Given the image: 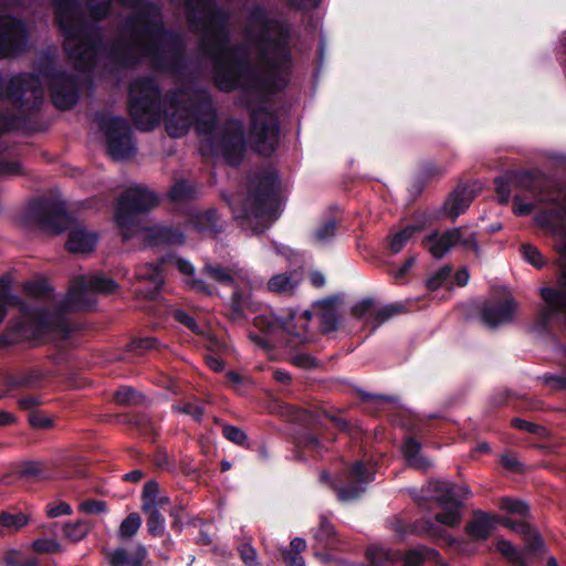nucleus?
Instances as JSON below:
<instances>
[{
    "label": "nucleus",
    "instance_id": "nucleus-1",
    "mask_svg": "<svg viewBox=\"0 0 566 566\" xmlns=\"http://www.w3.org/2000/svg\"><path fill=\"white\" fill-rule=\"evenodd\" d=\"M186 17L200 34L199 49L212 63L216 86L240 92L242 103L252 109L251 142L259 154L270 156L279 143V123L268 103L285 86L291 67L285 28L256 6L247 19L244 42L231 45L229 13L214 0H186Z\"/></svg>",
    "mask_w": 566,
    "mask_h": 566
},
{
    "label": "nucleus",
    "instance_id": "nucleus-2",
    "mask_svg": "<svg viewBox=\"0 0 566 566\" xmlns=\"http://www.w3.org/2000/svg\"><path fill=\"white\" fill-rule=\"evenodd\" d=\"M128 111L136 126L150 130L161 119V93L150 76L137 77L129 84ZM166 130L174 138L182 137L195 125L202 137L201 151L237 166L245 150L244 127L230 119L217 125V113L210 93L192 84L169 92L164 101Z\"/></svg>",
    "mask_w": 566,
    "mask_h": 566
},
{
    "label": "nucleus",
    "instance_id": "nucleus-3",
    "mask_svg": "<svg viewBox=\"0 0 566 566\" xmlns=\"http://www.w3.org/2000/svg\"><path fill=\"white\" fill-rule=\"evenodd\" d=\"M117 287L113 279L101 273L77 275L71 281L66 296L57 300L44 280L27 282L24 291L35 301L23 307L13 329L21 339L39 342L46 332L62 324L65 310L91 308L95 294H109Z\"/></svg>",
    "mask_w": 566,
    "mask_h": 566
},
{
    "label": "nucleus",
    "instance_id": "nucleus-4",
    "mask_svg": "<svg viewBox=\"0 0 566 566\" xmlns=\"http://www.w3.org/2000/svg\"><path fill=\"white\" fill-rule=\"evenodd\" d=\"M43 83L48 85L52 102L59 109H70L77 103L80 76L66 74L56 66L53 56L45 54L35 73H22L9 80L7 95L20 114L11 117L0 114V133L23 126L43 101Z\"/></svg>",
    "mask_w": 566,
    "mask_h": 566
},
{
    "label": "nucleus",
    "instance_id": "nucleus-5",
    "mask_svg": "<svg viewBox=\"0 0 566 566\" xmlns=\"http://www.w3.org/2000/svg\"><path fill=\"white\" fill-rule=\"evenodd\" d=\"M159 202L158 196L147 186L136 185L124 191L115 207V223L127 241L132 238H139L150 244H181L185 235L179 230L156 224L150 228L143 226V214L148 212Z\"/></svg>",
    "mask_w": 566,
    "mask_h": 566
},
{
    "label": "nucleus",
    "instance_id": "nucleus-6",
    "mask_svg": "<svg viewBox=\"0 0 566 566\" xmlns=\"http://www.w3.org/2000/svg\"><path fill=\"white\" fill-rule=\"evenodd\" d=\"M282 206L280 182L274 170H264L249 182L244 203L235 197L230 201L234 217L242 220V227H249L254 233L269 228L279 217Z\"/></svg>",
    "mask_w": 566,
    "mask_h": 566
},
{
    "label": "nucleus",
    "instance_id": "nucleus-7",
    "mask_svg": "<svg viewBox=\"0 0 566 566\" xmlns=\"http://www.w3.org/2000/svg\"><path fill=\"white\" fill-rule=\"evenodd\" d=\"M202 273L219 284L234 286L230 300V317L233 321L241 318L244 315L245 308L250 306V291L259 284V281L252 277L248 269L241 268L238 264L223 266L221 264L206 263Z\"/></svg>",
    "mask_w": 566,
    "mask_h": 566
},
{
    "label": "nucleus",
    "instance_id": "nucleus-8",
    "mask_svg": "<svg viewBox=\"0 0 566 566\" xmlns=\"http://www.w3.org/2000/svg\"><path fill=\"white\" fill-rule=\"evenodd\" d=\"M536 224L555 240L556 250L566 258V187L539 199Z\"/></svg>",
    "mask_w": 566,
    "mask_h": 566
},
{
    "label": "nucleus",
    "instance_id": "nucleus-9",
    "mask_svg": "<svg viewBox=\"0 0 566 566\" xmlns=\"http://www.w3.org/2000/svg\"><path fill=\"white\" fill-rule=\"evenodd\" d=\"M25 221L42 230L60 233L70 226L71 218L61 200L39 198L28 206Z\"/></svg>",
    "mask_w": 566,
    "mask_h": 566
},
{
    "label": "nucleus",
    "instance_id": "nucleus-10",
    "mask_svg": "<svg viewBox=\"0 0 566 566\" xmlns=\"http://www.w3.org/2000/svg\"><path fill=\"white\" fill-rule=\"evenodd\" d=\"M98 127L104 132L107 151L115 160L132 158L136 147L132 138V129L126 119L118 116L101 114L97 116Z\"/></svg>",
    "mask_w": 566,
    "mask_h": 566
},
{
    "label": "nucleus",
    "instance_id": "nucleus-11",
    "mask_svg": "<svg viewBox=\"0 0 566 566\" xmlns=\"http://www.w3.org/2000/svg\"><path fill=\"white\" fill-rule=\"evenodd\" d=\"M429 491L442 510L437 513L436 521L450 527L458 526L462 518L459 497L468 493L467 488L454 486L447 481H433L429 484Z\"/></svg>",
    "mask_w": 566,
    "mask_h": 566
},
{
    "label": "nucleus",
    "instance_id": "nucleus-12",
    "mask_svg": "<svg viewBox=\"0 0 566 566\" xmlns=\"http://www.w3.org/2000/svg\"><path fill=\"white\" fill-rule=\"evenodd\" d=\"M541 295L545 302V306L537 315L535 328L539 332L545 331L554 319L563 318L566 323V291L543 287Z\"/></svg>",
    "mask_w": 566,
    "mask_h": 566
},
{
    "label": "nucleus",
    "instance_id": "nucleus-13",
    "mask_svg": "<svg viewBox=\"0 0 566 566\" xmlns=\"http://www.w3.org/2000/svg\"><path fill=\"white\" fill-rule=\"evenodd\" d=\"M515 310L516 303L509 294H505L501 298L484 302L481 308V318L488 327L496 328L510 323Z\"/></svg>",
    "mask_w": 566,
    "mask_h": 566
},
{
    "label": "nucleus",
    "instance_id": "nucleus-14",
    "mask_svg": "<svg viewBox=\"0 0 566 566\" xmlns=\"http://www.w3.org/2000/svg\"><path fill=\"white\" fill-rule=\"evenodd\" d=\"M312 319L310 311H292L285 318L275 322L276 327H281L289 336L291 344H307L314 339L308 329V323Z\"/></svg>",
    "mask_w": 566,
    "mask_h": 566
},
{
    "label": "nucleus",
    "instance_id": "nucleus-15",
    "mask_svg": "<svg viewBox=\"0 0 566 566\" xmlns=\"http://www.w3.org/2000/svg\"><path fill=\"white\" fill-rule=\"evenodd\" d=\"M347 475V484L342 485L339 482L335 485L337 497L342 502L358 499L365 492L366 484L373 480V475L361 461H357Z\"/></svg>",
    "mask_w": 566,
    "mask_h": 566
},
{
    "label": "nucleus",
    "instance_id": "nucleus-16",
    "mask_svg": "<svg viewBox=\"0 0 566 566\" xmlns=\"http://www.w3.org/2000/svg\"><path fill=\"white\" fill-rule=\"evenodd\" d=\"M479 189L475 184L459 186L444 203L446 214L455 220L470 207Z\"/></svg>",
    "mask_w": 566,
    "mask_h": 566
},
{
    "label": "nucleus",
    "instance_id": "nucleus-17",
    "mask_svg": "<svg viewBox=\"0 0 566 566\" xmlns=\"http://www.w3.org/2000/svg\"><path fill=\"white\" fill-rule=\"evenodd\" d=\"M163 262L164 261L160 263H146L136 269V279L140 282H149L150 284V287L147 291L142 292L148 298H154L164 284L163 272L160 269Z\"/></svg>",
    "mask_w": 566,
    "mask_h": 566
},
{
    "label": "nucleus",
    "instance_id": "nucleus-18",
    "mask_svg": "<svg viewBox=\"0 0 566 566\" xmlns=\"http://www.w3.org/2000/svg\"><path fill=\"white\" fill-rule=\"evenodd\" d=\"M219 217L214 209L192 211L189 216V226L203 235L214 234L219 229Z\"/></svg>",
    "mask_w": 566,
    "mask_h": 566
},
{
    "label": "nucleus",
    "instance_id": "nucleus-19",
    "mask_svg": "<svg viewBox=\"0 0 566 566\" xmlns=\"http://www.w3.org/2000/svg\"><path fill=\"white\" fill-rule=\"evenodd\" d=\"M451 237L450 229L443 232L433 231L423 238L422 245L433 258L440 259L454 247V241H452Z\"/></svg>",
    "mask_w": 566,
    "mask_h": 566
},
{
    "label": "nucleus",
    "instance_id": "nucleus-20",
    "mask_svg": "<svg viewBox=\"0 0 566 566\" xmlns=\"http://www.w3.org/2000/svg\"><path fill=\"white\" fill-rule=\"evenodd\" d=\"M96 244V235L82 228H74L69 234L66 248L72 253L91 252Z\"/></svg>",
    "mask_w": 566,
    "mask_h": 566
},
{
    "label": "nucleus",
    "instance_id": "nucleus-21",
    "mask_svg": "<svg viewBox=\"0 0 566 566\" xmlns=\"http://www.w3.org/2000/svg\"><path fill=\"white\" fill-rule=\"evenodd\" d=\"M554 356L556 361L564 368V371L560 374H544L541 378L553 390H566V347L555 343Z\"/></svg>",
    "mask_w": 566,
    "mask_h": 566
},
{
    "label": "nucleus",
    "instance_id": "nucleus-22",
    "mask_svg": "<svg viewBox=\"0 0 566 566\" xmlns=\"http://www.w3.org/2000/svg\"><path fill=\"white\" fill-rule=\"evenodd\" d=\"M314 306L321 319V328L324 333H331L338 326V311L335 298L317 301Z\"/></svg>",
    "mask_w": 566,
    "mask_h": 566
},
{
    "label": "nucleus",
    "instance_id": "nucleus-23",
    "mask_svg": "<svg viewBox=\"0 0 566 566\" xmlns=\"http://www.w3.org/2000/svg\"><path fill=\"white\" fill-rule=\"evenodd\" d=\"M170 261L182 274L189 275L185 282L190 289L206 295H212L214 293V289L211 285L201 279L193 277L195 268L189 261L181 258H172Z\"/></svg>",
    "mask_w": 566,
    "mask_h": 566
},
{
    "label": "nucleus",
    "instance_id": "nucleus-24",
    "mask_svg": "<svg viewBox=\"0 0 566 566\" xmlns=\"http://www.w3.org/2000/svg\"><path fill=\"white\" fill-rule=\"evenodd\" d=\"M255 326L261 331H265L264 335L250 333L249 338L251 342L260 348L269 349L274 346V339L272 337L273 332L276 328L274 319L268 318L266 316L255 317Z\"/></svg>",
    "mask_w": 566,
    "mask_h": 566
},
{
    "label": "nucleus",
    "instance_id": "nucleus-25",
    "mask_svg": "<svg viewBox=\"0 0 566 566\" xmlns=\"http://www.w3.org/2000/svg\"><path fill=\"white\" fill-rule=\"evenodd\" d=\"M301 282V275L296 271L273 275L268 282V289L271 292L280 294H291Z\"/></svg>",
    "mask_w": 566,
    "mask_h": 566
},
{
    "label": "nucleus",
    "instance_id": "nucleus-26",
    "mask_svg": "<svg viewBox=\"0 0 566 566\" xmlns=\"http://www.w3.org/2000/svg\"><path fill=\"white\" fill-rule=\"evenodd\" d=\"M496 522L495 516L481 513L467 525V532L474 539H485L491 535Z\"/></svg>",
    "mask_w": 566,
    "mask_h": 566
},
{
    "label": "nucleus",
    "instance_id": "nucleus-27",
    "mask_svg": "<svg viewBox=\"0 0 566 566\" xmlns=\"http://www.w3.org/2000/svg\"><path fill=\"white\" fill-rule=\"evenodd\" d=\"M402 453L408 465L411 468L428 470L432 465L430 460L421 453V444L413 438H409L405 441L402 446Z\"/></svg>",
    "mask_w": 566,
    "mask_h": 566
},
{
    "label": "nucleus",
    "instance_id": "nucleus-28",
    "mask_svg": "<svg viewBox=\"0 0 566 566\" xmlns=\"http://www.w3.org/2000/svg\"><path fill=\"white\" fill-rule=\"evenodd\" d=\"M500 522L505 527L511 528L515 533L526 535L528 537L527 551L539 552L544 545L541 537L537 536L535 532L531 528V526L522 521H513L511 518H501Z\"/></svg>",
    "mask_w": 566,
    "mask_h": 566
},
{
    "label": "nucleus",
    "instance_id": "nucleus-29",
    "mask_svg": "<svg viewBox=\"0 0 566 566\" xmlns=\"http://www.w3.org/2000/svg\"><path fill=\"white\" fill-rule=\"evenodd\" d=\"M450 234L452 235V241H454V247L459 245L464 251H472L476 255L480 254V247L474 231L468 227H457L450 229Z\"/></svg>",
    "mask_w": 566,
    "mask_h": 566
},
{
    "label": "nucleus",
    "instance_id": "nucleus-30",
    "mask_svg": "<svg viewBox=\"0 0 566 566\" xmlns=\"http://www.w3.org/2000/svg\"><path fill=\"white\" fill-rule=\"evenodd\" d=\"M496 551L514 566H526L527 556L533 553L532 551H527V545L523 551H518L506 539L497 541Z\"/></svg>",
    "mask_w": 566,
    "mask_h": 566
},
{
    "label": "nucleus",
    "instance_id": "nucleus-31",
    "mask_svg": "<svg viewBox=\"0 0 566 566\" xmlns=\"http://www.w3.org/2000/svg\"><path fill=\"white\" fill-rule=\"evenodd\" d=\"M337 227L334 219H329L319 224L312 234V241L317 247L328 244L336 235Z\"/></svg>",
    "mask_w": 566,
    "mask_h": 566
},
{
    "label": "nucleus",
    "instance_id": "nucleus-32",
    "mask_svg": "<svg viewBox=\"0 0 566 566\" xmlns=\"http://www.w3.org/2000/svg\"><path fill=\"white\" fill-rule=\"evenodd\" d=\"M422 230L421 226L411 224L407 226L402 230L395 233L391 239L389 247L394 253L400 252L407 242L416 234L419 233Z\"/></svg>",
    "mask_w": 566,
    "mask_h": 566
},
{
    "label": "nucleus",
    "instance_id": "nucleus-33",
    "mask_svg": "<svg viewBox=\"0 0 566 566\" xmlns=\"http://www.w3.org/2000/svg\"><path fill=\"white\" fill-rule=\"evenodd\" d=\"M142 526V518L137 513H130L127 517L120 523L119 528L117 531V536L120 541L130 539Z\"/></svg>",
    "mask_w": 566,
    "mask_h": 566
},
{
    "label": "nucleus",
    "instance_id": "nucleus-34",
    "mask_svg": "<svg viewBox=\"0 0 566 566\" xmlns=\"http://www.w3.org/2000/svg\"><path fill=\"white\" fill-rule=\"evenodd\" d=\"M197 188L185 180H178L169 191L172 201H185L196 197Z\"/></svg>",
    "mask_w": 566,
    "mask_h": 566
},
{
    "label": "nucleus",
    "instance_id": "nucleus-35",
    "mask_svg": "<svg viewBox=\"0 0 566 566\" xmlns=\"http://www.w3.org/2000/svg\"><path fill=\"white\" fill-rule=\"evenodd\" d=\"M437 557L438 553L434 549L419 547L405 555L402 566H420L424 559Z\"/></svg>",
    "mask_w": 566,
    "mask_h": 566
},
{
    "label": "nucleus",
    "instance_id": "nucleus-36",
    "mask_svg": "<svg viewBox=\"0 0 566 566\" xmlns=\"http://www.w3.org/2000/svg\"><path fill=\"white\" fill-rule=\"evenodd\" d=\"M159 495L160 494H159L158 483L153 480L148 481L145 484L143 494H142V500H143L142 510L143 511L157 510L156 502L158 501Z\"/></svg>",
    "mask_w": 566,
    "mask_h": 566
},
{
    "label": "nucleus",
    "instance_id": "nucleus-37",
    "mask_svg": "<svg viewBox=\"0 0 566 566\" xmlns=\"http://www.w3.org/2000/svg\"><path fill=\"white\" fill-rule=\"evenodd\" d=\"M90 531V524L86 521H76L64 525V535L73 541H81Z\"/></svg>",
    "mask_w": 566,
    "mask_h": 566
},
{
    "label": "nucleus",
    "instance_id": "nucleus-38",
    "mask_svg": "<svg viewBox=\"0 0 566 566\" xmlns=\"http://www.w3.org/2000/svg\"><path fill=\"white\" fill-rule=\"evenodd\" d=\"M148 515L147 528L153 536H160L165 531V518L158 510L143 511Z\"/></svg>",
    "mask_w": 566,
    "mask_h": 566
},
{
    "label": "nucleus",
    "instance_id": "nucleus-39",
    "mask_svg": "<svg viewBox=\"0 0 566 566\" xmlns=\"http://www.w3.org/2000/svg\"><path fill=\"white\" fill-rule=\"evenodd\" d=\"M42 378V374L38 370H30L12 376L9 380L11 387L34 386Z\"/></svg>",
    "mask_w": 566,
    "mask_h": 566
},
{
    "label": "nucleus",
    "instance_id": "nucleus-40",
    "mask_svg": "<svg viewBox=\"0 0 566 566\" xmlns=\"http://www.w3.org/2000/svg\"><path fill=\"white\" fill-rule=\"evenodd\" d=\"M0 522L4 527L19 530L20 527L24 526L29 522V516L24 513H8L2 512L0 514Z\"/></svg>",
    "mask_w": 566,
    "mask_h": 566
},
{
    "label": "nucleus",
    "instance_id": "nucleus-41",
    "mask_svg": "<svg viewBox=\"0 0 566 566\" xmlns=\"http://www.w3.org/2000/svg\"><path fill=\"white\" fill-rule=\"evenodd\" d=\"M114 398L119 405H135L142 400V396L132 387H120Z\"/></svg>",
    "mask_w": 566,
    "mask_h": 566
},
{
    "label": "nucleus",
    "instance_id": "nucleus-42",
    "mask_svg": "<svg viewBox=\"0 0 566 566\" xmlns=\"http://www.w3.org/2000/svg\"><path fill=\"white\" fill-rule=\"evenodd\" d=\"M521 252L523 258L535 268H542L544 265V258L536 247L530 243H523Z\"/></svg>",
    "mask_w": 566,
    "mask_h": 566
},
{
    "label": "nucleus",
    "instance_id": "nucleus-43",
    "mask_svg": "<svg viewBox=\"0 0 566 566\" xmlns=\"http://www.w3.org/2000/svg\"><path fill=\"white\" fill-rule=\"evenodd\" d=\"M452 268L449 265H444L439 269L437 272L431 274L427 280L428 289L434 291L439 289L451 275Z\"/></svg>",
    "mask_w": 566,
    "mask_h": 566
},
{
    "label": "nucleus",
    "instance_id": "nucleus-44",
    "mask_svg": "<svg viewBox=\"0 0 566 566\" xmlns=\"http://www.w3.org/2000/svg\"><path fill=\"white\" fill-rule=\"evenodd\" d=\"M106 557L111 566H130L132 556L123 547L109 551Z\"/></svg>",
    "mask_w": 566,
    "mask_h": 566
},
{
    "label": "nucleus",
    "instance_id": "nucleus-45",
    "mask_svg": "<svg viewBox=\"0 0 566 566\" xmlns=\"http://www.w3.org/2000/svg\"><path fill=\"white\" fill-rule=\"evenodd\" d=\"M175 409L177 411L189 415L197 421H200L203 416V407L197 400L184 402L175 407Z\"/></svg>",
    "mask_w": 566,
    "mask_h": 566
},
{
    "label": "nucleus",
    "instance_id": "nucleus-46",
    "mask_svg": "<svg viewBox=\"0 0 566 566\" xmlns=\"http://www.w3.org/2000/svg\"><path fill=\"white\" fill-rule=\"evenodd\" d=\"M222 434L226 439L239 446H243L247 441V434L244 433V431L234 426H223Z\"/></svg>",
    "mask_w": 566,
    "mask_h": 566
},
{
    "label": "nucleus",
    "instance_id": "nucleus-47",
    "mask_svg": "<svg viewBox=\"0 0 566 566\" xmlns=\"http://www.w3.org/2000/svg\"><path fill=\"white\" fill-rule=\"evenodd\" d=\"M501 509L522 516L526 515L528 511L526 503L511 497H505L501 501Z\"/></svg>",
    "mask_w": 566,
    "mask_h": 566
},
{
    "label": "nucleus",
    "instance_id": "nucleus-48",
    "mask_svg": "<svg viewBox=\"0 0 566 566\" xmlns=\"http://www.w3.org/2000/svg\"><path fill=\"white\" fill-rule=\"evenodd\" d=\"M291 363L295 366L311 369L317 366L316 359L305 352H297L291 356Z\"/></svg>",
    "mask_w": 566,
    "mask_h": 566
},
{
    "label": "nucleus",
    "instance_id": "nucleus-49",
    "mask_svg": "<svg viewBox=\"0 0 566 566\" xmlns=\"http://www.w3.org/2000/svg\"><path fill=\"white\" fill-rule=\"evenodd\" d=\"M106 503L104 501L87 500L78 505V511L86 514H99L106 512Z\"/></svg>",
    "mask_w": 566,
    "mask_h": 566
},
{
    "label": "nucleus",
    "instance_id": "nucleus-50",
    "mask_svg": "<svg viewBox=\"0 0 566 566\" xmlns=\"http://www.w3.org/2000/svg\"><path fill=\"white\" fill-rule=\"evenodd\" d=\"M32 547L38 553H54L59 551L60 545L54 539L41 538L34 541Z\"/></svg>",
    "mask_w": 566,
    "mask_h": 566
},
{
    "label": "nucleus",
    "instance_id": "nucleus-51",
    "mask_svg": "<svg viewBox=\"0 0 566 566\" xmlns=\"http://www.w3.org/2000/svg\"><path fill=\"white\" fill-rule=\"evenodd\" d=\"M156 343V339L153 337L138 338L129 344V348L137 354H143L144 350L155 348Z\"/></svg>",
    "mask_w": 566,
    "mask_h": 566
},
{
    "label": "nucleus",
    "instance_id": "nucleus-52",
    "mask_svg": "<svg viewBox=\"0 0 566 566\" xmlns=\"http://www.w3.org/2000/svg\"><path fill=\"white\" fill-rule=\"evenodd\" d=\"M280 552L286 566H304V559L300 553L292 552L287 547L281 548Z\"/></svg>",
    "mask_w": 566,
    "mask_h": 566
},
{
    "label": "nucleus",
    "instance_id": "nucleus-53",
    "mask_svg": "<svg viewBox=\"0 0 566 566\" xmlns=\"http://www.w3.org/2000/svg\"><path fill=\"white\" fill-rule=\"evenodd\" d=\"M534 208V203L525 201L521 196H515L513 199V211L517 216H526L531 213Z\"/></svg>",
    "mask_w": 566,
    "mask_h": 566
},
{
    "label": "nucleus",
    "instance_id": "nucleus-54",
    "mask_svg": "<svg viewBox=\"0 0 566 566\" xmlns=\"http://www.w3.org/2000/svg\"><path fill=\"white\" fill-rule=\"evenodd\" d=\"M373 306H374V301L371 298H365V300H361L360 302L356 303L353 306L352 313L357 318H363L370 312Z\"/></svg>",
    "mask_w": 566,
    "mask_h": 566
},
{
    "label": "nucleus",
    "instance_id": "nucleus-55",
    "mask_svg": "<svg viewBox=\"0 0 566 566\" xmlns=\"http://www.w3.org/2000/svg\"><path fill=\"white\" fill-rule=\"evenodd\" d=\"M240 555L247 566H256V552L249 545L244 544L240 547Z\"/></svg>",
    "mask_w": 566,
    "mask_h": 566
},
{
    "label": "nucleus",
    "instance_id": "nucleus-56",
    "mask_svg": "<svg viewBox=\"0 0 566 566\" xmlns=\"http://www.w3.org/2000/svg\"><path fill=\"white\" fill-rule=\"evenodd\" d=\"M496 184V193L501 203H507L511 196V189L509 184L503 178H497L495 180Z\"/></svg>",
    "mask_w": 566,
    "mask_h": 566
},
{
    "label": "nucleus",
    "instance_id": "nucleus-57",
    "mask_svg": "<svg viewBox=\"0 0 566 566\" xmlns=\"http://www.w3.org/2000/svg\"><path fill=\"white\" fill-rule=\"evenodd\" d=\"M72 513L71 506L65 502L51 504L48 506V515L50 517H57L61 515H70Z\"/></svg>",
    "mask_w": 566,
    "mask_h": 566
},
{
    "label": "nucleus",
    "instance_id": "nucleus-58",
    "mask_svg": "<svg viewBox=\"0 0 566 566\" xmlns=\"http://www.w3.org/2000/svg\"><path fill=\"white\" fill-rule=\"evenodd\" d=\"M334 534L333 525L326 520L322 518L319 527L315 534L318 541L325 542Z\"/></svg>",
    "mask_w": 566,
    "mask_h": 566
},
{
    "label": "nucleus",
    "instance_id": "nucleus-59",
    "mask_svg": "<svg viewBox=\"0 0 566 566\" xmlns=\"http://www.w3.org/2000/svg\"><path fill=\"white\" fill-rule=\"evenodd\" d=\"M174 316H175L176 321H178L179 323L184 324L189 329L199 333V327H198L195 318L191 317L186 312L178 310V311L175 312Z\"/></svg>",
    "mask_w": 566,
    "mask_h": 566
},
{
    "label": "nucleus",
    "instance_id": "nucleus-60",
    "mask_svg": "<svg viewBox=\"0 0 566 566\" xmlns=\"http://www.w3.org/2000/svg\"><path fill=\"white\" fill-rule=\"evenodd\" d=\"M322 0H286V3L290 7H293L297 10H312L319 6Z\"/></svg>",
    "mask_w": 566,
    "mask_h": 566
},
{
    "label": "nucleus",
    "instance_id": "nucleus-61",
    "mask_svg": "<svg viewBox=\"0 0 566 566\" xmlns=\"http://www.w3.org/2000/svg\"><path fill=\"white\" fill-rule=\"evenodd\" d=\"M21 172V168L19 163L9 161V160H0V174L2 175H18Z\"/></svg>",
    "mask_w": 566,
    "mask_h": 566
},
{
    "label": "nucleus",
    "instance_id": "nucleus-62",
    "mask_svg": "<svg viewBox=\"0 0 566 566\" xmlns=\"http://www.w3.org/2000/svg\"><path fill=\"white\" fill-rule=\"evenodd\" d=\"M298 443L305 449L314 451H318L321 449V441L313 434L304 436Z\"/></svg>",
    "mask_w": 566,
    "mask_h": 566
},
{
    "label": "nucleus",
    "instance_id": "nucleus-63",
    "mask_svg": "<svg viewBox=\"0 0 566 566\" xmlns=\"http://www.w3.org/2000/svg\"><path fill=\"white\" fill-rule=\"evenodd\" d=\"M396 313H397V311L394 306H386V307L379 310L375 316V319L377 321V325H380L385 321L389 319Z\"/></svg>",
    "mask_w": 566,
    "mask_h": 566
},
{
    "label": "nucleus",
    "instance_id": "nucleus-64",
    "mask_svg": "<svg viewBox=\"0 0 566 566\" xmlns=\"http://www.w3.org/2000/svg\"><path fill=\"white\" fill-rule=\"evenodd\" d=\"M512 424L514 428L522 429L528 432H537L541 429L538 426L520 418L513 419Z\"/></svg>",
    "mask_w": 566,
    "mask_h": 566
}]
</instances>
